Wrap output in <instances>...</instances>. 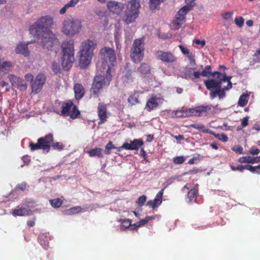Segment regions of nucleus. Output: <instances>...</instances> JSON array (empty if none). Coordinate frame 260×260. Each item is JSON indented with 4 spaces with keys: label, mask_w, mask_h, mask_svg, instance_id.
<instances>
[{
    "label": "nucleus",
    "mask_w": 260,
    "mask_h": 260,
    "mask_svg": "<svg viewBox=\"0 0 260 260\" xmlns=\"http://www.w3.org/2000/svg\"><path fill=\"white\" fill-rule=\"evenodd\" d=\"M250 93V92L246 91L241 95L238 102L239 106L243 107L247 104Z\"/></svg>",
    "instance_id": "nucleus-27"
},
{
    "label": "nucleus",
    "mask_w": 260,
    "mask_h": 260,
    "mask_svg": "<svg viewBox=\"0 0 260 260\" xmlns=\"http://www.w3.org/2000/svg\"><path fill=\"white\" fill-rule=\"evenodd\" d=\"M49 202L51 206L55 208H59L63 203V200L60 198L52 199Z\"/></svg>",
    "instance_id": "nucleus-35"
},
{
    "label": "nucleus",
    "mask_w": 260,
    "mask_h": 260,
    "mask_svg": "<svg viewBox=\"0 0 260 260\" xmlns=\"http://www.w3.org/2000/svg\"><path fill=\"white\" fill-rule=\"evenodd\" d=\"M143 141L141 139H135L131 141L130 143H124L123 145L117 148L118 151H120L122 149L126 150H138L143 145Z\"/></svg>",
    "instance_id": "nucleus-14"
},
{
    "label": "nucleus",
    "mask_w": 260,
    "mask_h": 260,
    "mask_svg": "<svg viewBox=\"0 0 260 260\" xmlns=\"http://www.w3.org/2000/svg\"><path fill=\"white\" fill-rule=\"evenodd\" d=\"M232 150L238 154H243V149L241 146H235L232 148Z\"/></svg>",
    "instance_id": "nucleus-51"
},
{
    "label": "nucleus",
    "mask_w": 260,
    "mask_h": 260,
    "mask_svg": "<svg viewBox=\"0 0 260 260\" xmlns=\"http://www.w3.org/2000/svg\"><path fill=\"white\" fill-rule=\"evenodd\" d=\"M251 159V156H242L239 158L238 162L241 164H251V162H252Z\"/></svg>",
    "instance_id": "nucleus-47"
},
{
    "label": "nucleus",
    "mask_w": 260,
    "mask_h": 260,
    "mask_svg": "<svg viewBox=\"0 0 260 260\" xmlns=\"http://www.w3.org/2000/svg\"><path fill=\"white\" fill-rule=\"evenodd\" d=\"M12 83V88L19 89L20 90H24L26 89L27 85L26 82H11Z\"/></svg>",
    "instance_id": "nucleus-34"
},
{
    "label": "nucleus",
    "mask_w": 260,
    "mask_h": 260,
    "mask_svg": "<svg viewBox=\"0 0 260 260\" xmlns=\"http://www.w3.org/2000/svg\"><path fill=\"white\" fill-rule=\"evenodd\" d=\"M155 55L158 59L165 62H174L176 61L177 59L176 57L170 52L157 51Z\"/></svg>",
    "instance_id": "nucleus-15"
},
{
    "label": "nucleus",
    "mask_w": 260,
    "mask_h": 260,
    "mask_svg": "<svg viewBox=\"0 0 260 260\" xmlns=\"http://www.w3.org/2000/svg\"><path fill=\"white\" fill-rule=\"evenodd\" d=\"M31 83V92L34 94H37L39 93L43 86L44 82H30Z\"/></svg>",
    "instance_id": "nucleus-29"
},
{
    "label": "nucleus",
    "mask_w": 260,
    "mask_h": 260,
    "mask_svg": "<svg viewBox=\"0 0 260 260\" xmlns=\"http://www.w3.org/2000/svg\"><path fill=\"white\" fill-rule=\"evenodd\" d=\"M53 19L49 16H42L29 27L30 34L35 36L51 32L50 28L53 24Z\"/></svg>",
    "instance_id": "nucleus-2"
},
{
    "label": "nucleus",
    "mask_w": 260,
    "mask_h": 260,
    "mask_svg": "<svg viewBox=\"0 0 260 260\" xmlns=\"http://www.w3.org/2000/svg\"><path fill=\"white\" fill-rule=\"evenodd\" d=\"M207 88L210 90V98L213 99L218 96L219 99L225 96V89L221 87L222 82H204Z\"/></svg>",
    "instance_id": "nucleus-10"
},
{
    "label": "nucleus",
    "mask_w": 260,
    "mask_h": 260,
    "mask_svg": "<svg viewBox=\"0 0 260 260\" xmlns=\"http://www.w3.org/2000/svg\"><path fill=\"white\" fill-rule=\"evenodd\" d=\"M112 74L110 67L104 69L103 71H98L94 77L93 81H110L112 80Z\"/></svg>",
    "instance_id": "nucleus-12"
},
{
    "label": "nucleus",
    "mask_w": 260,
    "mask_h": 260,
    "mask_svg": "<svg viewBox=\"0 0 260 260\" xmlns=\"http://www.w3.org/2000/svg\"><path fill=\"white\" fill-rule=\"evenodd\" d=\"M80 114L81 112L78 109L77 106L73 104V106L72 107L70 114L68 116H70L72 119H75L79 118Z\"/></svg>",
    "instance_id": "nucleus-30"
},
{
    "label": "nucleus",
    "mask_w": 260,
    "mask_h": 260,
    "mask_svg": "<svg viewBox=\"0 0 260 260\" xmlns=\"http://www.w3.org/2000/svg\"><path fill=\"white\" fill-rule=\"evenodd\" d=\"M144 43L142 39L135 40L131 50V57L135 63L140 62L143 58Z\"/></svg>",
    "instance_id": "nucleus-7"
},
{
    "label": "nucleus",
    "mask_w": 260,
    "mask_h": 260,
    "mask_svg": "<svg viewBox=\"0 0 260 260\" xmlns=\"http://www.w3.org/2000/svg\"><path fill=\"white\" fill-rule=\"evenodd\" d=\"M128 102L132 105H135L139 103L138 96H137L135 94L129 96L128 98Z\"/></svg>",
    "instance_id": "nucleus-41"
},
{
    "label": "nucleus",
    "mask_w": 260,
    "mask_h": 260,
    "mask_svg": "<svg viewBox=\"0 0 260 260\" xmlns=\"http://www.w3.org/2000/svg\"><path fill=\"white\" fill-rule=\"evenodd\" d=\"M260 152L259 149L252 147L250 150V153L252 155H257Z\"/></svg>",
    "instance_id": "nucleus-62"
},
{
    "label": "nucleus",
    "mask_w": 260,
    "mask_h": 260,
    "mask_svg": "<svg viewBox=\"0 0 260 260\" xmlns=\"http://www.w3.org/2000/svg\"><path fill=\"white\" fill-rule=\"evenodd\" d=\"M107 7L113 14L119 15L123 10L124 4L121 2L111 1L107 3Z\"/></svg>",
    "instance_id": "nucleus-16"
},
{
    "label": "nucleus",
    "mask_w": 260,
    "mask_h": 260,
    "mask_svg": "<svg viewBox=\"0 0 260 260\" xmlns=\"http://www.w3.org/2000/svg\"><path fill=\"white\" fill-rule=\"evenodd\" d=\"M12 67L10 61H6L0 59V73H6Z\"/></svg>",
    "instance_id": "nucleus-28"
},
{
    "label": "nucleus",
    "mask_w": 260,
    "mask_h": 260,
    "mask_svg": "<svg viewBox=\"0 0 260 260\" xmlns=\"http://www.w3.org/2000/svg\"><path fill=\"white\" fill-rule=\"evenodd\" d=\"M162 99L157 97L156 95L152 94L147 100L145 109L148 112L156 109L159 105V103Z\"/></svg>",
    "instance_id": "nucleus-17"
},
{
    "label": "nucleus",
    "mask_w": 260,
    "mask_h": 260,
    "mask_svg": "<svg viewBox=\"0 0 260 260\" xmlns=\"http://www.w3.org/2000/svg\"><path fill=\"white\" fill-rule=\"evenodd\" d=\"M152 219H153V217L152 216H147L145 218L141 219L140 221H139V222L142 225H144V224H146L149 220H150Z\"/></svg>",
    "instance_id": "nucleus-58"
},
{
    "label": "nucleus",
    "mask_w": 260,
    "mask_h": 260,
    "mask_svg": "<svg viewBox=\"0 0 260 260\" xmlns=\"http://www.w3.org/2000/svg\"><path fill=\"white\" fill-rule=\"evenodd\" d=\"M35 36L38 38L39 46L44 49L53 50L55 47L59 46L58 40L52 32Z\"/></svg>",
    "instance_id": "nucleus-6"
},
{
    "label": "nucleus",
    "mask_w": 260,
    "mask_h": 260,
    "mask_svg": "<svg viewBox=\"0 0 260 260\" xmlns=\"http://www.w3.org/2000/svg\"><path fill=\"white\" fill-rule=\"evenodd\" d=\"M73 104V101L71 100H68L66 102H63L61 105L62 109L60 114L64 116H68L70 114Z\"/></svg>",
    "instance_id": "nucleus-23"
},
{
    "label": "nucleus",
    "mask_w": 260,
    "mask_h": 260,
    "mask_svg": "<svg viewBox=\"0 0 260 260\" xmlns=\"http://www.w3.org/2000/svg\"><path fill=\"white\" fill-rule=\"evenodd\" d=\"M192 9V5H185L181 8L177 12L175 18L170 25L171 28L174 30L178 29L184 23L186 14Z\"/></svg>",
    "instance_id": "nucleus-8"
},
{
    "label": "nucleus",
    "mask_w": 260,
    "mask_h": 260,
    "mask_svg": "<svg viewBox=\"0 0 260 260\" xmlns=\"http://www.w3.org/2000/svg\"><path fill=\"white\" fill-rule=\"evenodd\" d=\"M96 46L97 42L95 40L87 39L82 42L78 52L79 66L81 68H86L90 63L93 50Z\"/></svg>",
    "instance_id": "nucleus-1"
},
{
    "label": "nucleus",
    "mask_w": 260,
    "mask_h": 260,
    "mask_svg": "<svg viewBox=\"0 0 260 260\" xmlns=\"http://www.w3.org/2000/svg\"><path fill=\"white\" fill-rule=\"evenodd\" d=\"M199 191L197 188H193L188 191L186 197V200L188 203H191L195 202L197 200V197L198 195Z\"/></svg>",
    "instance_id": "nucleus-25"
},
{
    "label": "nucleus",
    "mask_w": 260,
    "mask_h": 260,
    "mask_svg": "<svg viewBox=\"0 0 260 260\" xmlns=\"http://www.w3.org/2000/svg\"><path fill=\"white\" fill-rule=\"evenodd\" d=\"M53 140V135L51 133L46 135L44 137L38 139L37 143H30L29 148L31 151H35L38 149H43L48 152L50 149L51 143Z\"/></svg>",
    "instance_id": "nucleus-9"
},
{
    "label": "nucleus",
    "mask_w": 260,
    "mask_h": 260,
    "mask_svg": "<svg viewBox=\"0 0 260 260\" xmlns=\"http://www.w3.org/2000/svg\"><path fill=\"white\" fill-rule=\"evenodd\" d=\"M248 170L252 173L260 174V165L256 166L248 165Z\"/></svg>",
    "instance_id": "nucleus-40"
},
{
    "label": "nucleus",
    "mask_w": 260,
    "mask_h": 260,
    "mask_svg": "<svg viewBox=\"0 0 260 260\" xmlns=\"http://www.w3.org/2000/svg\"><path fill=\"white\" fill-rule=\"evenodd\" d=\"M185 160V159L183 156H177L174 158L173 162L175 164H182L184 162Z\"/></svg>",
    "instance_id": "nucleus-49"
},
{
    "label": "nucleus",
    "mask_w": 260,
    "mask_h": 260,
    "mask_svg": "<svg viewBox=\"0 0 260 260\" xmlns=\"http://www.w3.org/2000/svg\"><path fill=\"white\" fill-rule=\"evenodd\" d=\"M132 74H133V73L132 71H129V70L126 71L125 72V75H124V80H129L132 79V76H133Z\"/></svg>",
    "instance_id": "nucleus-57"
},
{
    "label": "nucleus",
    "mask_w": 260,
    "mask_h": 260,
    "mask_svg": "<svg viewBox=\"0 0 260 260\" xmlns=\"http://www.w3.org/2000/svg\"><path fill=\"white\" fill-rule=\"evenodd\" d=\"M82 22V19L78 17L67 18L63 22L62 32L71 37L78 34L83 27Z\"/></svg>",
    "instance_id": "nucleus-5"
},
{
    "label": "nucleus",
    "mask_w": 260,
    "mask_h": 260,
    "mask_svg": "<svg viewBox=\"0 0 260 260\" xmlns=\"http://www.w3.org/2000/svg\"><path fill=\"white\" fill-rule=\"evenodd\" d=\"M103 82H93L92 85V90L94 95L98 96L100 90L103 88Z\"/></svg>",
    "instance_id": "nucleus-32"
},
{
    "label": "nucleus",
    "mask_w": 260,
    "mask_h": 260,
    "mask_svg": "<svg viewBox=\"0 0 260 260\" xmlns=\"http://www.w3.org/2000/svg\"><path fill=\"white\" fill-rule=\"evenodd\" d=\"M31 43V42H28L27 43H19L17 45L15 51L17 53L21 54L24 56H28L29 54V51L28 49V45Z\"/></svg>",
    "instance_id": "nucleus-24"
},
{
    "label": "nucleus",
    "mask_w": 260,
    "mask_h": 260,
    "mask_svg": "<svg viewBox=\"0 0 260 260\" xmlns=\"http://www.w3.org/2000/svg\"><path fill=\"white\" fill-rule=\"evenodd\" d=\"M32 213L30 209H27L25 207H20L18 206L16 209L12 211V214L14 216H29Z\"/></svg>",
    "instance_id": "nucleus-21"
},
{
    "label": "nucleus",
    "mask_w": 260,
    "mask_h": 260,
    "mask_svg": "<svg viewBox=\"0 0 260 260\" xmlns=\"http://www.w3.org/2000/svg\"><path fill=\"white\" fill-rule=\"evenodd\" d=\"M67 211L69 214H78L81 212L82 208L80 206H76L68 209Z\"/></svg>",
    "instance_id": "nucleus-48"
},
{
    "label": "nucleus",
    "mask_w": 260,
    "mask_h": 260,
    "mask_svg": "<svg viewBox=\"0 0 260 260\" xmlns=\"http://www.w3.org/2000/svg\"><path fill=\"white\" fill-rule=\"evenodd\" d=\"M164 188L161 189L156 195L153 200H149L147 202V205L152 209L158 207L162 202V196L164 194Z\"/></svg>",
    "instance_id": "nucleus-20"
},
{
    "label": "nucleus",
    "mask_w": 260,
    "mask_h": 260,
    "mask_svg": "<svg viewBox=\"0 0 260 260\" xmlns=\"http://www.w3.org/2000/svg\"><path fill=\"white\" fill-rule=\"evenodd\" d=\"M201 76L203 77H211L215 79H218V81H230L232 76H228L225 73H221L219 72H211V67L206 66L202 72Z\"/></svg>",
    "instance_id": "nucleus-11"
},
{
    "label": "nucleus",
    "mask_w": 260,
    "mask_h": 260,
    "mask_svg": "<svg viewBox=\"0 0 260 260\" xmlns=\"http://www.w3.org/2000/svg\"><path fill=\"white\" fill-rule=\"evenodd\" d=\"M140 155L141 157H143L144 158V160H145L146 161H149L146 157V152L143 148H141V149Z\"/></svg>",
    "instance_id": "nucleus-63"
},
{
    "label": "nucleus",
    "mask_w": 260,
    "mask_h": 260,
    "mask_svg": "<svg viewBox=\"0 0 260 260\" xmlns=\"http://www.w3.org/2000/svg\"><path fill=\"white\" fill-rule=\"evenodd\" d=\"M98 114L99 117V124L104 123L107 121V105L103 103H100L98 107Z\"/></svg>",
    "instance_id": "nucleus-19"
},
{
    "label": "nucleus",
    "mask_w": 260,
    "mask_h": 260,
    "mask_svg": "<svg viewBox=\"0 0 260 260\" xmlns=\"http://www.w3.org/2000/svg\"><path fill=\"white\" fill-rule=\"evenodd\" d=\"M199 172V170L198 169L194 168L192 170H190L187 172L184 173L185 175H189V174H194Z\"/></svg>",
    "instance_id": "nucleus-61"
},
{
    "label": "nucleus",
    "mask_w": 260,
    "mask_h": 260,
    "mask_svg": "<svg viewBox=\"0 0 260 260\" xmlns=\"http://www.w3.org/2000/svg\"><path fill=\"white\" fill-rule=\"evenodd\" d=\"M131 225V220L123 219L121 220V229H125L129 228Z\"/></svg>",
    "instance_id": "nucleus-44"
},
{
    "label": "nucleus",
    "mask_w": 260,
    "mask_h": 260,
    "mask_svg": "<svg viewBox=\"0 0 260 260\" xmlns=\"http://www.w3.org/2000/svg\"><path fill=\"white\" fill-rule=\"evenodd\" d=\"M249 165H238L237 167H235L232 165H230V168L231 170L233 171H238L241 172H243L244 169L248 170V166Z\"/></svg>",
    "instance_id": "nucleus-39"
},
{
    "label": "nucleus",
    "mask_w": 260,
    "mask_h": 260,
    "mask_svg": "<svg viewBox=\"0 0 260 260\" xmlns=\"http://www.w3.org/2000/svg\"><path fill=\"white\" fill-rule=\"evenodd\" d=\"M236 24L240 27H242L244 24V19L242 17H237L235 19Z\"/></svg>",
    "instance_id": "nucleus-52"
},
{
    "label": "nucleus",
    "mask_w": 260,
    "mask_h": 260,
    "mask_svg": "<svg viewBox=\"0 0 260 260\" xmlns=\"http://www.w3.org/2000/svg\"><path fill=\"white\" fill-rule=\"evenodd\" d=\"M79 2V0H70L66 4V7L68 8L74 7Z\"/></svg>",
    "instance_id": "nucleus-53"
},
{
    "label": "nucleus",
    "mask_w": 260,
    "mask_h": 260,
    "mask_svg": "<svg viewBox=\"0 0 260 260\" xmlns=\"http://www.w3.org/2000/svg\"><path fill=\"white\" fill-rule=\"evenodd\" d=\"M233 12L232 11L225 12L222 14V17L225 21L231 24L233 22Z\"/></svg>",
    "instance_id": "nucleus-37"
},
{
    "label": "nucleus",
    "mask_w": 260,
    "mask_h": 260,
    "mask_svg": "<svg viewBox=\"0 0 260 260\" xmlns=\"http://www.w3.org/2000/svg\"><path fill=\"white\" fill-rule=\"evenodd\" d=\"M190 126L204 133L210 134V133H211V131L209 129L207 128L203 124L193 123L190 124Z\"/></svg>",
    "instance_id": "nucleus-31"
},
{
    "label": "nucleus",
    "mask_w": 260,
    "mask_h": 260,
    "mask_svg": "<svg viewBox=\"0 0 260 260\" xmlns=\"http://www.w3.org/2000/svg\"><path fill=\"white\" fill-rule=\"evenodd\" d=\"M118 147H115L113 145L112 142L111 141H109L108 143L105 146V153L107 155H109L110 154V150L112 149H116L117 150V148Z\"/></svg>",
    "instance_id": "nucleus-43"
},
{
    "label": "nucleus",
    "mask_w": 260,
    "mask_h": 260,
    "mask_svg": "<svg viewBox=\"0 0 260 260\" xmlns=\"http://www.w3.org/2000/svg\"><path fill=\"white\" fill-rule=\"evenodd\" d=\"M179 47L183 54L185 55H187L188 56V54H190L191 53H190L189 50L186 47H185L181 45H179Z\"/></svg>",
    "instance_id": "nucleus-55"
},
{
    "label": "nucleus",
    "mask_w": 260,
    "mask_h": 260,
    "mask_svg": "<svg viewBox=\"0 0 260 260\" xmlns=\"http://www.w3.org/2000/svg\"><path fill=\"white\" fill-rule=\"evenodd\" d=\"M210 134L213 135L216 138H217L220 141H221L222 142H226L228 140V136L224 134H216L214 132L211 131V133H210Z\"/></svg>",
    "instance_id": "nucleus-36"
},
{
    "label": "nucleus",
    "mask_w": 260,
    "mask_h": 260,
    "mask_svg": "<svg viewBox=\"0 0 260 260\" xmlns=\"http://www.w3.org/2000/svg\"><path fill=\"white\" fill-rule=\"evenodd\" d=\"M150 66L147 63H142L139 68V71L142 74H148L150 72Z\"/></svg>",
    "instance_id": "nucleus-38"
},
{
    "label": "nucleus",
    "mask_w": 260,
    "mask_h": 260,
    "mask_svg": "<svg viewBox=\"0 0 260 260\" xmlns=\"http://www.w3.org/2000/svg\"><path fill=\"white\" fill-rule=\"evenodd\" d=\"M141 5L139 0H131L126 4L122 18L127 24L134 22L139 15Z\"/></svg>",
    "instance_id": "nucleus-3"
},
{
    "label": "nucleus",
    "mask_w": 260,
    "mask_h": 260,
    "mask_svg": "<svg viewBox=\"0 0 260 260\" xmlns=\"http://www.w3.org/2000/svg\"><path fill=\"white\" fill-rule=\"evenodd\" d=\"M251 164L258 163L260 162V156L256 157H251Z\"/></svg>",
    "instance_id": "nucleus-64"
},
{
    "label": "nucleus",
    "mask_w": 260,
    "mask_h": 260,
    "mask_svg": "<svg viewBox=\"0 0 260 260\" xmlns=\"http://www.w3.org/2000/svg\"><path fill=\"white\" fill-rule=\"evenodd\" d=\"M46 79V76L43 73H40L36 77V81H45Z\"/></svg>",
    "instance_id": "nucleus-54"
},
{
    "label": "nucleus",
    "mask_w": 260,
    "mask_h": 260,
    "mask_svg": "<svg viewBox=\"0 0 260 260\" xmlns=\"http://www.w3.org/2000/svg\"><path fill=\"white\" fill-rule=\"evenodd\" d=\"M212 106L211 105H201L194 108H190L191 116H201L203 114L206 115L208 111H210Z\"/></svg>",
    "instance_id": "nucleus-18"
},
{
    "label": "nucleus",
    "mask_w": 260,
    "mask_h": 260,
    "mask_svg": "<svg viewBox=\"0 0 260 260\" xmlns=\"http://www.w3.org/2000/svg\"><path fill=\"white\" fill-rule=\"evenodd\" d=\"M146 201V197L145 195L140 196L137 201V203L139 206H142Z\"/></svg>",
    "instance_id": "nucleus-50"
},
{
    "label": "nucleus",
    "mask_w": 260,
    "mask_h": 260,
    "mask_svg": "<svg viewBox=\"0 0 260 260\" xmlns=\"http://www.w3.org/2000/svg\"><path fill=\"white\" fill-rule=\"evenodd\" d=\"M174 115L177 117H186L191 116L190 108H181L175 112Z\"/></svg>",
    "instance_id": "nucleus-26"
},
{
    "label": "nucleus",
    "mask_w": 260,
    "mask_h": 260,
    "mask_svg": "<svg viewBox=\"0 0 260 260\" xmlns=\"http://www.w3.org/2000/svg\"><path fill=\"white\" fill-rule=\"evenodd\" d=\"M62 57L61 65L67 71L72 67L74 61V48L72 41H64L61 44Z\"/></svg>",
    "instance_id": "nucleus-4"
},
{
    "label": "nucleus",
    "mask_w": 260,
    "mask_h": 260,
    "mask_svg": "<svg viewBox=\"0 0 260 260\" xmlns=\"http://www.w3.org/2000/svg\"><path fill=\"white\" fill-rule=\"evenodd\" d=\"M248 119H249L248 116H246V117H245L244 118H243V119L241 123V125L242 127H244L248 125Z\"/></svg>",
    "instance_id": "nucleus-59"
},
{
    "label": "nucleus",
    "mask_w": 260,
    "mask_h": 260,
    "mask_svg": "<svg viewBox=\"0 0 260 260\" xmlns=\"http://www.w3.org/2000/svg\"><path fill=\"white\" fill-rule=\"evenodd\" d=\"M26 184L25 183H22L20 184H18L16 186V189L21 190L22 191H24L26 189Z\"/></svg>",
    "instance_id": "nucleus-60"
},
{
    "label": "nucleus",
    "mask_w": 260,
    "mask_h": 260,
    "mask_svg": "<svg viewBox=\"0 0 260 260\" xmlns=\"http://www.w3.org/2000/svg\"><path fill=\"white\" fill-rule=\"evenodd\" d=\"M162 1L163 0H150V9L154 10Z\"/></svg>",
    "instance_id": "nucleus-46"
},
{
    "label": "nucleus",
    "mask_w": 260,
    "mask_h": 260,
    "mask_svg": "<svg viewBox=\"0 0 260 260\" xmlns=\"http://www.w3.org/2000/svg\"><path fill=\"white\" fill-rule=\"evenodd\" d=\"M74 90L75 92V98L76 100H81L85 94V89L81 84L77 83L74 86Z\"/></svg>",
    "instance_id": "nucleus-22"
},
{
    "label": "nucleus",
    "mask_w": 260,
    "mask_h": 260,
    "mask_svg": "<svg viewBox=\"0 0 260 260\" xmlns=\"http://www.w3.org/2000/svg\"><path fill=\"white\" fill-rule=\"evenodd\" d=\"M102 149L100 148H95L88 151L87 153L91 157L98 156L99 157H102Z\"/></svg>",
    "instance_id": "nucleus-33"
},
{
    "label": "nucleus",
    "mask_w": 260,
    "mask_h": 260,
    "mask_svg": "<svg viewBox=\"0 0 260 260\" xmlns=\"http://www.w3.org/2000/svg\"><path fill=\"white\" fill-rule=\"evenodd\" d=\"M187 57L189 60V63L191 66H194L196 64L194 56L192 53L188 54Z\"/></svg>",
    "instance_id": "nucleus-56"
},
{
    "label": "nucleus",
    "mask_w": 260,
    "mask_h": 260,
    "mask_svg": "<svg viewBox=\"0 0 260 260\" xmlns=\"http://www.w3.org/2000/svg\"><path fill=\"white\" fill-rule=\"evenodd\" d=\"M51 147H52L53 149L61 150L63 149V145L60 142H54L53 139L51 143Z\"/></svg>",
    "instance_id": "nucleus-42"
},
{
    "label": "nucleus",
    "mask_w": 260,
    "mask_h": 260,
    "mask_svg": "<svg viewBox=\"0 0 260 260\" xmlns=\"http://www.w3.org/2000/svg\"><path fill=\"white\" fill-rule=\"evenodd\" d=\"M100 55L102 59L105 61L108 59L110 62H113L116 59L114 50L110 47H105L100 50Z\"/></svg>",
    "instance_id": "nucleus-13"
},
{
    "label": "nucleus",
    "mask_w": 260,
    "mask_h": 260,
    "mask_svg": "<svg viewBox=\"0 0 260 260\" xmlns=\"http://www.w3.org/2000/svg\"><path fill=\"white\" fill-rule=\"evenodd\" d=\"M11 87H12L11 82H0V88H2L4 91H9Z\"/></svg>",
    "instance_id": "nucleus-45"
}]
</instances>
